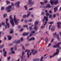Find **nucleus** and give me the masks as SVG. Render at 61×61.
<instances>
[{
	"instance_id": "obj_22",
	"label": "nucleus",
	"mask_w": 61,
	"mask_h": 61,
	"mask_svg": "<svg viewBox=\"0 0 61 61\" xmlns=\"http://www.w3.org/2000/svg\"><path fill=\"white\" fill-rule=\"evenodd\" d=\"M56 36L57 37L58 41H60V38L59 37V35H57Z\"/></svg>"
},
{
	"instance_id": "obj_4",
	"label": "nucleus",
	"mask_w": 61,
	"mask_h": 61,
	"mask_svg": "<svg viewBox=\"0 0 61 61\" xmlns=\"http://www.w3.org/2000/svg\"><path fill=\"white\" fill-rule=\"evenodd\" d=\"M59 50L58 49H57L56 52L54 53L53 56H50V58H51L52 57H53L55 56H56V55H58V53H59Z\"/></svg>"
},
{
	"instance_id": "obj_24",
	"label": "nucleus",
	"mask_w": 61,
	"mask_h": 61,
	"mask_svg": "<svg viewBox=\"0 0 61 61\" xmlns=\"http://www.w3.org/2000/svg\"><path fill=\"white\" fill-rule=\"evenodd\" d=\"M21 42V41L20 40H19L18 41L15 42V43L16 44H19Z\"/></svg>"
},
{
	"instance_id": "obj_37",
	"label": "nucleus",
	"mask_w": 61,
	"mask_h": 61,
	"mask_svg": "<svg viewBox=\"0 0 61 61\" xmlns=\"http://www.w3.org/2000/svg\"><path fill=\"white\" fill-rule=\"evenodd\" d=\"M24 7L25 9V10H27V6L25 5L24 6Z\"/></svg>"
},
{
	"instance_id": "obj_13",
	"label": "nucleus",
	"mask_w": 61,
	"mask_h": 61,
	"mask_svg": "<svg viewBox=\"0 0 61 61\" xmlns=\"http://www.w3.org/2000/svg\"><path fill=\"white\" fill-rule=\"evenodd\" d=\"M34 51V50L33 49V50H32L31 52H32V53H33V55H35V54H36V53H37V51H35L33 53Z\"/></svg>"
},
{
	"instance_id": "obj_44",
	"label": "nucleus",
	"mask_w": 61,
	"mask_h": 61,
	"mask_svg": "<svg viewBox=\"0 0 61 61\" xmlns=\"http://www.w3.org/2000/svg\"><path fill=\"white\" fill-rule=\"evenodd\" d=\"M41 14L42 15H44L45 14V13H44V12L43 11H42Z\"/></svg>"
},
{
	"instance_id": "obj_27",
	"label": "nucleus",
	"mask_w": 61,
	"mask_h": 61,
	"mask_svg": "<svg viewBox=\"0 0 61 61\" xmlns=\"http://www.w3.org/2000/svg\"><path fill=\"white\" fill-rule=\"evenodd\" d=\"M7 37L8 38V39L9 40H10V39H11V36H8Z\"/></svg>"
},
{
	"instance_id": "obj_48",
	"label": "nucleus",
	"mask_w": 61,
	"mask_h": 61,
	"mask_svg": "<svg viewBox=\"0 0 61 61\" xmlns=\"http://www.w3.org/2000/svg\"><path fill=\"white\" fill-rule=\"evenodd\" d=\"M24 54H25V52H24V51H23L22 52V56H23L24 55Z\"/></svg>"
},
{
	"instance_id": "obj_45",
	"label": "nucleus",
	"mask_w": 61,
	"mask_h": 61,
	"mask_svg": "<svg viewBox=\"0 0 61 61\" xmlns=\"http://www.w3.org/2000/svg\"><path fill=\"white\" fill-rule=\"evenodd\" d=\"M23 26L24 27H27V25H24Z\"/></svg>"
},
{
	"instance_id": "obj_32",
	"label": "nucleus",
	"mask_w": 61,
	"mask_h": 61,
	"mask_svg": "<svg viewBox=\"0 0 61 61\" xmlns=\"http://www.w3.org/2000/svg\"><path fill=\"white\" fill-rule=\"evenodd\" d=\"M54 22H49L48 23L49 24H50V25H51L52 24H53L54 23Z\"/></svg>"
},
{
	"instance_id": "obj_46",
	"label": "nucleus",
	"mask_w": 61,
	"mask_h": 61,
	"mask_svg": "<svg viewBox=\"0 0 61 61\" xmlns=\"http://www.w3.org/2000/svg\"><path fill=\"white\" fill-rule=\"evenodd\" d=\"M24 56H20V58H21V59H23V57Z\"/></svg>"
},
{
	"instance_id": "obj_9",
	"label": "nucleus",
	"mask_w": 61,
	"mask_h": 61,
	"mask_svg": "<svg viewBox=\"0 0 61 61\" xmlns=\"http://www.w3.org/2000/svg\"><path fill=\"white\" fill-rule=\"evenodd\" d=\"M8 21V19H6V25H7V26L8 27V28L9 27V23L7 22V21Z\"/></svg>"
},
{
	"instance_id": "obj_61",
	"label": "nucleus",
	"mask_w": 61,
	"mask_h": 61,
	"mask_svg": "<svg viewBox=\"0 0 61 61\" xmlns=\"http://www.w3.org/2000/svg\"><path fill=\"white\" fill-rule=\"evenodd\" d=\"M53 40H54V39H53L51 40V43H52L53 41Z\"/></svg>"
},
{
	"instance_id": "obj_11",
	"label": "nucleus",
	"mask_w": 61,
	"mask_h": 61,
	"mask_svg": "<svg viewBox=\"0 0 61 61\" xmlns=\"http://www.w3.org/2000/svg\"><path fill=\"white\" fill-rule=\"evenodd\" d=\"M57 27L58 28H60L61 27L60 26V25H61V23L60 22H58L57 23Z\"/></svg>"
},
{
	"instance_id": "obj_55",
	"label": "nucleus",
	"mask_w": 61,
	"mask_h": 61,
	"mask_svg": "<svg viewBox=\"0 0 61 61\" xmlns=\"http://www.w3.org/2000/svg\"><path fill=\"white\" fill-rule=\"evenodd\" d=\"M22 49H23V50H25V47H24V46H22Z\"/></svg>"
},
{
	"instance_id": "obj_63",
	"label": "nucleus",
	"mask_w": 61,
	"mask_h": 61,
	"mask_svg": "<svg viewBox=\"0 0 61 61\" xmlns=\"http://www.w3.org/2000/svg\"><path fill=\"white\" fill-rule=\"evenodd\" d=\"M10 50L12 51L13 50V48H11L10 49Z\"/></svg>"
},
{
	"instance_id": "obj_54",
	"label": "nucleus",
	"mask_w": 61,
	"mask_h": 61,
	"mask_svg": "<svg viewBox=\"0 0 61 61\" xmlns=\"http://www.w3.org/2000/svg\"><path fill=\"white\" fill-rule=\"evenodd\" d=\"M11 11V10H9L7 11V12H9Z\"/></svg>"
},
{
	"instance_id": "obj_56",
	"label": "nucleus",
	"mask_w": 61,
	"mask_h": 61,
	"mask_svg": "<svg viewBox=\"0 0 61 61\" xmlns=\"http://www.w3.org/2000/svg\"><path fill=\"white\" fill-rule=\"evenodd\" d=\"M29 28H30V30H32V28L31 27H30Z\"/></svg>"
},
{
	"instance_id": "obj_36",
	"label": "nucleus",
	"mask_w": 61,
	"mask_h": 61,
	"mask_svg": "<svg viewBox=\"0 0 61 61\" xmlns=\"http://www.w3.org/2000/svg\"><path fill=\"white\" fill-rule=\"evenodd\" d=\"M40 4L41 5H43L44 4V3L41 1L40 2Z\"/></svg>"
},
{
	"instance_id": "obj_16",
	"label": "nucleus",
	"mask_w": 61,
	"mask_h": 61,
	"mask_svg": "<svg viewBox=\"0 0 61 61\" xmlns=\"http://www.w3.org/2000/svg\"><path fill=\"white\" fill-rule=\"evenodd\" d=\"M55 27L54 26L52 27L51 28V30L52 31H53L55 30Z\"/></svg>"
},
{
	"instance_id": "obj_3",
	"label": "nucleus",
	"mask_w": 61,
	"mask_h": 61,
	"mask_svg": "<svg viewBox=\"0 0 61 61\" xmlns=\"http://www.w3.org/2000/svg\"><path fill=\"white\" fill-rule=\"evenodd\" d=\"M39 23V21H36L34 23V25H35L34 28L35 30H36L37 29V25H38V24Z\"/></svg>"
},
{
	"instance_id": "obj_6",
	"label": "nucleus",
	"mask_w": 61,
	"mask_h": 61,
	"mask_svg": "<svg viewBox=\"0 0 61 61\" xmlns=\"http://www.w3.org/2000/svg\"><path fill=\"white\" fill-rule=\"evenodd\" d=\"M30 50H26L25 51V52H27V56L28 58H29V53L30 52Z\"/></svg>"
},
{
	"instance_id": "obj_41",
	"label": "nucleus",
	"mask_w": 61,
	"mask_h": 61,
	"mask_svg": "<svg viewBox=\"0 0 61 61\" xmlns=\"http://www.w3.org/2000/svg\"><path fill=\"white\" fill-rule=\"evenodd\" d=\"M6 2L7 3V4H8L10 3V2L8 0H7L6 1Z\"/></svg>"
},
{
	"instance_id": "obj_15",
	"label": "nucleus",
	"mask_w": 61,
	"mask_h": 61,
	"mask_svg": "<svg viewBox=\"0 0 61 61\" xmlns=\"http://www.w3.org/2000/svg\"><path fill=\"white\" fill-rule=\"evenodd\" d=\"M31 13V12L29 11L28 12V14L26 16V17L27 18L28 17H29V16H30V14Z\"/></svg>"
},
{
	"instance_id": "obj_14",
	"label": "nucleus",
	"mask_w": 61,
	"mask_h": 61,
	"mask_svg": "<svg viewBox=\"0 0 61 61\" xmlns=\"http://www.w3.org/2000/svg\"><path fill=\"white\" fill-rule=\"evenodd\" d=\"M59 6H58L57 7H55L54 9V12L55 13L56 12V11H57V8Z\"/></svg>"
},
{
	"instance_id": "obj_31",
	"label": "nucleus",
	"mask_w": 61,
	"mask_h": 61,
	"mask_svg": "<svg viewBox=\"0 0 61 61\" xmlns=\"http://www.w3.org/2000/svg\"><path fill=\"white\" fill-rule=\"evenodd\" d=\"M11 30H11L10 31V34L13 33V31H14V29H11Z\"/></svg>"
},
{
	"instance_id": "obj_47",
	"label": "nucleus",
	"mask_w": 61,
	"mask_h": 61,
	"mask_svg": "<svg viewBox=\"0 0 61 61\" xmlns=\"http://www.w3.org/2000/svg\"><path fill=\"white\" fill-rule=\"evenodd\" d=\"M56 15L55 14H54L53 15V17L54 18H55V17H56Z\"/></svg>"
},
{
	"instance_id": "obj_5",
	"label": "nucleus",
	"mask_w": 61,
	"mask_h": 61,
	"mask_svg": "<svg viewBox=\"0 0 61 61\" xmlns=\"http://www.w3.org/2000/svg\"><path fill=\"white\" fill-rule=\"evenodd\" d=\"M20 1H16L15 2L14 5H15L16 7H19L20 6Z\"/></svg>"
},
{
	"instance_id": "obj_52",
	"label": "nucleus",
	"mask_w": 61,
	"mask_h": 61,
	"mask_svg": "<svg viewBox=\"0 0 61 61\" xmlns=\"http://www.w3.org/2000/svg\"><path fill=\"white\" fill-rule=\"evenodd\" d=\"M51 45V43H50L48 45V47H49V46H50Z\"/></svg>"
},
{
	"instance_id": "obj_18",
	"label": "nucleus",
	"mask_w": 61,
	"mask_h": 61,
	"mask_svg": "<svg viewBox=\"0 0 61 61\" xmlns=\"http://www.w3.org/2000/svg\"><path fill=\"white\" fill-rule=\"evenodd\" d=\"M29 34V32H27L26 33H23V34L22 35H23V36H27Z\"/></svg>"
},
{
	"instance_id": "obj_60",
	"label": "nucleus",
	"mask_w": 61,
	"mask_h": 61,
	"mask_svg": "<svg viewBox=\"0 0 61 61\" xmlns=\"http://www.w3.org/2000/svg\"><path fill=\"white\" fill-rule=\"evenodd\" d=\"M49 18H50V17H52V15H49Z\"/></svg>"
},
{
	"instance_id": "obj_12",
	"label": "nucleus",
	"mask_w": 61,
	"mask_h": 61,
	"mask_svg": "<svg viewBox=\"0 0 61 61\" xmlns=\"http://www.w3.org/2000/svg\"><path fill=\"white\" fill-rule=\"evenodd\" d=\"M5 49L4 48L3 50V52H4V56L5 57L6 56V51H5Z\"/></svg>"
},
{
	"instance_id": "obj_7",
	"label": "nucleus",
	"mask_w": 61,
	"mask_h": 61,
	"mask_svg": "<svg viewBox=\"0 0 61 61\" xmlns=\"http://www.w3.org/2000/svg\"><path fill=\"white\" fill-rule=\"evenodd\" d=\"M32 0H29L28 3H27L28 5H30L31 4H34V1L31 2Z\"/></svg>"
},
{
	"instance_id": "obj_38",
	"label": "nucleus",
	"mask_w": 61,
	"mask_h": 61,
	"mask_svg": "<svg viewBox=\"0 0 61 61\" xmlns=\"http://www.w3.org/2000/svg\"><path fill=\"white\" fill-rule=\"evenodd\" d=\"M50 15V14H49L48 13H46V16H49V15Z\"/></svg>"
},
{
	"instance_id": "obj_30",
	"label": "nucleus",
	"mask_w": 61,
	"mask_h": 61,
	"mask_svg": "<svg viewBox=\"0 0 61 61\" xmlns=\"http://www.w3.org/2000/svg\"><path fill=\"white\" fill-rule=\"evenodd\" d=\"M4 18H5V17H6L7 16V14H5L3 16Z\"/></svg>"
},
{
	"instance_id": "obj_2",
	"label": "nucleus",
	"mask_w": 61,
	"mask_h": 61,
	"mask_svg": "<svg viewBox=\"0 0 61 61\" xmlns=\"http://www.w3.org/2000/svg\"><path fill=\"white\" fill-rule=\"evenodd\" d=\"M10 23L11 24L12 26H14L15 25H14V20L12 18V16H10Z\"/></svg>"
},
{
	"instance_id": "obj_35",
	"label": "nucleus",
	"mask_w": 61,
	"mask_h": 61,
	"mask_svg": "<svg viewBox=\"0 0 61 61\" xmlns=\"http://www.w3.org/2000/svg\"><path fill=\"white\" fill-rule=\"evenodd\" d=\"M56 35V32H55V33H54L53 34V36H54L55 37H56V36H55Z\"/></svg>"
},
{
	"instance_id": "obj_43",
	"label": "nucleus",
	"mask_w": 61,
	"mask_h": 61,
	"mask_svg": "<svg viewBox=\"0 0 61 61\" xmlns=\"http://www.w3.org/2000/svg\"><path fill=\"white\" fill-rule=\"evenodd\" d=\"M44 2L45 4H46V3H47V0H44Z\"/></svg>"
},
{
	"instance_id": "obj_64",
	"label": "nucleus",
	"mask_w": 61,
	"mask_h": 61,
	"mask_svg": "<svg viewBox=\"0 0 61 61\" xmlns=\"http://www.w3.org/2000/svg\"><path fill=\"white\" fill-rule=\"evenodd\" d=\"M51 25H50L49 26V30H50V27H51Z\"/></svg>"
},
{
	"instance_id": "obj_8",
	"label": "nucleus",
	"mask_w": 61,
	"mask_h": 61,
	"mask_svg": "<svg viewBox=\"0 0 61 61\" xmlns=\"http://www.w3.org/2000/svg\"><path fill=\"white\" fill-rule=\"evenodd\" d=\"M45 20H46V21H48V17L46 16H44V19H43V22H44Z\"/></svg>"
},
{
	"instance_id": "obj_40",
	"label": "nucleus",
	"mask_w": 61,
	"mask_h": 61,
	"mask_svg": "<svg viewBox=\"0 0 61 61\" xmlns=\"http://www.w3.org/2000/svg\"><path fill=\"white\" fill-rule=\"evenodd\" d=\"M4 9H5V7H1V10L2 11L3 10H4Z\"/></svg>"
},
{
	"instance_id": "obj_1",
	"label": "nucleus",
	"mask_w": 61,
	"mask_h": 61,
	"mask_svg": "<svg viewBox=\"0 0 61 61\" xmlns=\"http://www.w3.org/2000/svg\"><path fill=\"white\" fill-rule=\"evenodd\" d=\"M16 17V16L15 15L13 18L15 22V24L16 25H17L18 23V21H19L20 20L18 19H16V18H15Z\"/></svg>"
},
{
	"instance_id": "obj_49",
	"label": "nucleus",
	"mask_w": 61,
	"mask_h": 61,
	"mask_svg": "<svg viewBox=\"0 0 61 61\" xmlns=\"http://www.w3.org/2000/svg\"><path fill=\"white\" fill-rule=\"evenodd\" d=\"M35 31H33L31 32V34H34V33H35Z\"/></svg>"
},
{
	"instance_id": "obj_10",
	"label": "nucleus",
	"mask_w": 61,
	"mask_h": 61,
	"mask_svg": "<svg viewBox=\"0 0 61 61\" xmlns=\"http://www.w3.org/2000/svg\"><path fill=\"white\" fill-rule=\"evenodd\" d=\"M47 23V22H46L44 24V26H41L40 28L41 29H43L45 27V25H46Z\"/></svg>"
},
{
	"instance_id": "obj_21",
	"label": "nucleus",
	"mask_w": 61,
	"mask_h": 61,
	"mask_svg": "<svg viewBox=\"0 0 61 61\" xmlns=\"http://www.w3.org/2000/svg\"><path fill=\"white\" fill-rule=\"evenodd\" d=\"M17 45H15V46L14 47V50L15 51H16L17 50Z\"/></svg>"
},
{
	"instance_id": "obj_34",
	"label": "nucleus",
	"mask_w": 61,
	"mask_h": 61,
	"mask_svg": "<svg viewBox=\"0 0 61 61\" xmlns=\"http://www.w3.org/2000/svg\"><path fill=\"white\" fill-rule=\"evenodd\" d=\"M47 41H48V39L47 38H46L45 40V43L46 44L47 43Z\"/></svg>"
},
{
	"instance_id": "obj_19",
	"label": "nucleus",
	"mask_w": 61,
	"mask_h": 61,
	"mask_svg": "<svg viewBox=\"0 0 61 61\" xmlns=\"http://www.w3.org/2000/svg\"><path fill=\"white\" fill-rule=\"evenodd\" d=\"M46 7H48L49 8H51V7L50 6V4H48L47 5V6H46Z\"/></svg>"
},
{
	"instance_id": "obj_50",
	"label": "nucleus",
	"mask_w": 61,
	"mask_h": 61,
	"mask_svg": "<svg viewBox=\"0 0 61 61\" xmlns=\"http://www.w3.org/2000/svg\"><path fill=\"white\" fill-rule=\"evenodd\" d=\"M33 8H31L30 9L28 10H29V11L30 10H33Z\"/></svg>"
},
{
	"instance_id": "obj_53",
	"label": "nucleus",
	"mask_w": 61,
	"mask_h": 61,
	"mask_svg": "<svg viewBox=\"0 0 61 61\" xmlns=\"http://www.w3.org/2000/svg\"><path fill=\"white\" fill-rule=\"evenodd\" d=\"M26 17V15H24L23 16V18H25Z\"/></svg>"
},
{
	"instance_id": "obj_25",
	"label": "nucleus",
	"mask_w": 61,
	"mask_h": 61,
	"mask_svg": "<svg viewBox=\"0 0 61 61\" xmlns=\"http://www.w3.org/2000/svg\"><path fill=\"white\" fill-rule=\"evenodd\" d=\"M35 38H34L32 37L29 40V41H31V40H34L35 39Z\"/></svg>"
},
{
	"instance_id": "obj_59",
	"label": "nucleus",
	"mask_w": 61,
	"mask_h": 61,
	"mask_svg": "<svg viewBox=\"0 0 61 61\" xmlns=\"http://www.w3.org/2000/svg\"><path fill=\"white\" fill-rule=\"evenodd\" d=\"M53 47H54V48H55V47H56V45H54L53 46Z\"/></svg>"
},
{
	"instance_id": "obj_29",
	"label": "nucleus",
	"mask_w": 61,
	"mask_h": 61,
	"mask_svg": "<svg viewBox=\"0 0 61 61\" xmlns=\"http://www.w3.org/2000/svg\"><path fill=\"white\" fill-rule=\"evenodd\" d=\"M4 46H5L4 44H3L2 45L0 46V49H1L2 48L4 47Z\"/></svg>"
},
{
	"instance_id": "obj_39",
	"label": "nucleus",
	"mask_w": 61,
	"mask_h": 61,
	"mask_svg": "<svg viewBox=\"0 0 61 61\" xmlns=\"http://www.w3.org/2000/svg\"><path fill=\"white\" fill-rule=\"evenodd\" d=\"M31 21H32V19H30L28 21V22H31Z\"/></svg>"
},
{
	"instance_id": "obj_20",
	"label": "nucleus",
	"mask_w": 61,
	"mask_h": 61,
	"mask_svg": "<svg viewBox=\"0 0 61 61\" xmlns=\"http://www.w3.org/2000/svg\"><path fill=\"white\" fill-rule=\"evenodd\" d=\"M61 44V41L59 42V43H58L56 45V47H58L59 46V45H60Z\"/></svg>"
},
{
	"instance_id": "obj_62",
	"label": "nucleus",
	"mask_w": 61,
	"mask_h": 61,
	"mask_svg": "<svg viewBox=\"0 0 61 61\" xmlns=\"http://www.w3.org/2000/svg\"><path fill=\"white\" fill-rule=\"evenodd\" d=\"M2 24L3 25H5V23H4V22H2Z\"/></svg>"
},
{
	"instance_id": "obj_23",
	"label": "nucleus",
	"mask_w": 61,
	"mask_h": 61,
	"mask_svg": "<svg viewBox=\"0 0 61 61\" xmlns=\"http://www.w3.org/2000/svg\"><path fill=\"white\" fill-rule=\"evenodd\" d=\"M50 0V3L51 4V5H53L54 1H53V0Z\"/></svg>"
},
{
	"instance_id": "obj_58",
	"label": "nucleus",
	"mask_w": 61,
	"mask_h": 61,
	"mask_svg": "<svg viewBox=\"0 0 61 61\" xmlns=\"http://www.w3.org/2000/svg\"><path fill=\"white\" fill-rule=\"evenodd\" d=\"M61 60V57L59 59H58V61H60V60Z\"/></svg>"
},
{
	"instance_id": "obj_17",
	"label": "nucleus",
	"mask_w": 61,
	"mask_h": 61,
	"mask_svg": "<svg viewBox=\"0 0 61 61\" xmlns=\"http://www.w3.org/2000/svg\"><path fill=\"white\" fill-rule=\"evenodd\" d=\"M11 7H12L11 5H10L8 6L7 7H6V10H8V9H10V8H11Z\"/></svg>"
},
{
	"instance_id": "obj_26",
	"label": "nucleus",
	"mask_w": 61,
	"mask_h": 61,
	"mask_svg": "<svg viewBox=\"0 0 61 61\" xmlns=\"http://www.w3.org/2000/svg\"><path fill=\"white\" fill-rule=\"evenodd\" d=\"M39 60H40V59L39 58L35 59H33V61H39Z\"/></svg>"
},
{
	"instance_id": "obj_42",
	"label": "nucleus",
	"mask_w": 61,
	"mask_h": 61,
	"mask_svg": "<svg viewBox=\"0 0 61 61\" xmlns=\"http://www.w3.org/2000/svg\"><path fill=\"white\" fill-rule=\"evenodd\" d=\"M11 53L13 54H15V51H11Z\"/></svg>"
},
{
	"instance_id": "obj_28",
	"label": "nucleus",
	"mask_w": 61,
	"mask_h": 61,
	"mask_svg": "<svg viewBox=\"0 0 61 61\" xmlns=\"http://www.w3.org/2000/svg\"><path fill=\"white\" fill-rule=\"evenodd\" d=\"M58 3V1L57 0H56V1L54 3V4L56 5Z\"/></svg>"
},
{
	"instance_id": "obj_33",
	"label": "nucleus",
	"mask_w": 61,
	"mask_h": 61,
	"mask_svg": "<svg viewBox=\"0 0 61 61\" xmlns=\"http://www.w3.org/2000/svg\"><path fill=\"white\" fill-rule=\"evenodd\" d=\"M11 58V57L9 56L7 58V59L8 61H9V60H10V58Z\"/></svg>"
},
{
	"instance_id": "obj_57",
	"label": "nucleus",
	"mask_w": 61,
	"mask_h": 61,
	"mask_svg": "<svg viewBox=\"0 0 61 61\" xmlns=\"http://www.w3.org/2000/svg\"><path fill=\"white\" fill-rule=\"evenodd\" d=\"M18 28H21V26L19 25L18 26Z\"/></svg>"
},
{
	"instance_id": "obj_51",
	"label": "nucleus",
	"mask_w": 61,
	"mask_h": 61,
	"mask_svg": "<svg viewBox=\"0 0 61 61\" xmlns=\"http://www.w3.org/2000/svg\"><path fill=\"white\" fill-rule=\"evenodd\" d=\"M20 40L21 41H20V42H21V41H23V38H20Z\"/></svg>"
}]
</instances>
